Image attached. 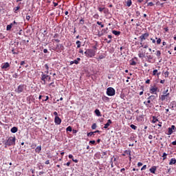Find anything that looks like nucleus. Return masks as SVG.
Listing matches in <instances>:
<instances>
[{"mask_svg": "<svg viewBox=\"0 0 176 176\" xmlns=\"http://www.w3.org/2000/svg\"><path fill=\"white\" fill-rule=\"evenodd\" d=\"M141 118H142V116H140L139 117H137L136 120H138V122H140V120H141Z\"/></svg>", "mask_w": 176, "mask_h": 176, "instance_id": "nucleus-57", "label": "nucleus"}, {"mask_svg": "<svg viewBox=\"0 0 176 176\" xmlns=\"http://www.w3.org/2000/svg\"><path fill=\"white\" fill-rule=\"evenodd\" d=\"M112 33L114 34V35H120V32L119 31H116V30H113L112 31Z\"/></svg>", "mask_w": 176, "mask_h": 176, "instance_id": "nucleus-34", "label": "nucleus"}, {"mask_svg": "<svg viewBox=\"0 0 176 176\" xmlns=\"http://www.w3.org/2000/svg\"><path fill=\"white\" fill-rule=\"evenodd\" d=\"M175 131H176V127L174 125H172L168 129L167 135H171V134H173V133Z\"/></svg>", "mask_w": 176, "mask_h": 176, "instance_id": "nucleus-7", "label": "nucleus"}, {"mask_svg": "<svg viewBox=\"0 0 176 176\" xmlns=\"http://www.w3.org/2000/svg\"><path fill=\"white\" fill-rule=\"evenodd\" d=\"M9 67H10V65L9 64V63H3V65L1 66V69H6L8 68H9Z\"/></svg>", "mask_w": 176, "mask_h": 176, "instance_id": "nucleus-14", "label": "nucleus"}, {"mask_svg": "<svg viewBox=\"0 0 176 176\" xmlns=\"http://www.w3.org/2000/svg\"><path fill=\"white\" fill-rule=\"evenodd\" d=\"M162 160H166V159H167V153H164L163 155H162Z\"/></svg>", "mask_w": 176, "mask_h": 176, "instance_id": "nucleus-40", "label": "nucleus"}, {"mask_svg": "<svg viewBox=\"0 0 176 176\" xmlns=\"http://www.w3.org/2000/svg\"><path fill=\"white\" fill-rule=\"evenodd\" d=\"M74 64L78 65L79 64V61H80V58H77L76 60H73Z\"/></svg>", "mask_w": 176, "mask_h": 176, "instance_id": "nucleus-36", "label": "nucleus"}, {"mask_svg": "<svg viewBox=\"0 0 176 176\" xmlns=\"http://www.w3.org/2000/svg\"><path fill=\"white\" fill-rule=\"evenodd\" d=\"M44 67H45V69H46L45 74H47H47H49V65L45 64V65H44Z\"/></svg>", "mask_w": 176, "mask_h": 176, "instance_id": "nucleus-30", "label": "nucleus"}, {"mask_svg": "<svg viewBox=\"0 0 176 176\" xmlns=\"http://www.w3.org/2000/svg\"><path fill=\"white\" fill-rule=\"evenodd\" d=\"M146 57L147 58L148 63H151V64H153V63H155V59H153V56L149 55L147 53Z\"/></svg>", "mask_w": 176, "mask_h": 176, "instance_id": "nucleus-10", "label": "nucleus"}, {"mask_svg": "<svg viewBox=\"0 0 176 176\" xmlns=\"http://www.w3.org/2000/svg\"><path fill=\"white\" fill-rule=\"evenodd\" d=\"M152 118H153V120H151V123L155 124L157 122H159V119H157V118H156V116H153Z\"/></svg>", "mask_w": 176, "mask_h": 176, "instance_id": "nucleus-20", "label": "nucleus"}, {"mask_svg": "<svg viewBox=\"0 0 176 176\" xmlns=\"http://www.w3.org/2000/svg\"><path fill=\"white\" fill-rule=\"evenodd\" d=\"M160 100L161 101H168L170 100V95H160Z\"/></svg>", "mask_w": 176, "mask_h": 176, "instance_id": "nucleus-9", "label": "nucleus"}, {"mask_svg": "<svg viewBox=\"0 0 176 176\" xmlns=\"http://www.w3.org/2000/svg\"><path fill=\"white\" fill-rule=\"evenodd\" d=\"M176 164V159L175 158H171V160L169 162V165L173 166V164Z\"/></svg>", "mask_w": 176, "mask_h": 176, "instance_id": "nucleus-19", "label": "nucleus"}, {"mask_svg": "<svg viewBox=\"0 0 176 176\" xmlns=\"http://www.w3.org/2000/svg\"><path fill=\"white\" fill-rule=\"evenodd\" d=\"M17 130H18V129H17V127H16V126H13L12 129H11V133H17Z\"/></svg>", "mask_w": 176, "mask_h": 176, "instance_id": "nucleus-24", "label": "nucleus"}, {"mask_svg": "<svg viewBox=\"0 0 176 176\" xmlns=\"http://www.w3.org/2000/svg\"><path fill=\"white\" fill-rule=\"evenodd\" d=\"M47 78H49V75L47 74H44L43 72H42L41 80H42V85H46V80H47Z\"/></svg>", "mask_w": 176, "mask_h": 176, "instance_id": "nucleus-5", "label": "nucleus"}, {"mask_svg": "<svg viewBox=\"0 0 176 176\" xmlns=\"http://www.w3.org/2000/svg\"><path fill=\"white\" fill-rule=\"evenodd\" d=\"M124 153H125V155H129V156H131V150H126L124 151Z\"/></svg>", "mask_w": 176, "mask_h": 176, "instance_id": "nucleus-29", "label": "nucleus"}, {"mask_svg": "<svg viewBox=\"0 0 176 176\" xmlns=\"http://www.w3.org/2000/svg\"><path fill=\"white\" fill-rule=\"evenodd\" d=\"M111 124H112V120H108L107 122L104 124V129H107Z\"/></svg>", "mask_w": 176, "mask_h": 176, "instance_id": "nucleus-15", "label": "nucleus"}, {"mask_svg": "<svg viewBox=\"0 0 176 176\" xmlns=\"http://www.w3.org/2000/svg\"><path fill=\"white\" fill-rule=\"evenodd\" d=\"M157 90H159V88H157V87H156V85H154L153 86H151L150 87L149 91H150L151 94H157Z\"/></svg>", "mask_w": 176, "mask_h": 176, "instance_id": "nucleus-6", "label": "nucleus"}, {"mask_svg": "<svg viewBox=\"0 0 176 176\" xmlns=\"http://www.w3.org/2000/svg\"><path fill=\"white\" fill-rule=\"evenodd\" d=\"M54 123L55 124H61V118H60L58 116H55Z\"/></svg>", "mask_w": 176, "mask_h": 176, "instance_id": "nucleus-12", "label": "nucleus"}, {"mask_svg": "<svg viewBox=\"0 0 176 176\" xmlns=\"http://www.w3.org/2000/svg\"><path fill=\"white\" fill-rule=\"evenodd\" d=\"M147 100H150L151 101H153L154 100H156V96L155 95L150 96Z\"/></svg>", "mask_w": 176, "mask_h": 176, "instance_id": "nucleus-22", "label": "nucleus"}, {"mask_svg": "<svg viewBox=\"0 0 176 176\" xmlns=\"http://www.w3.org/2000/svg\"><path fill=\"white\" fill-rule=\"evenodd\" d=\"M48 86L49 87H50V89H54V87H56V85H54V82L50 83Z\"/></svg>", "mask_w": 176, "mask_h": 176, "instance_id": "nucleus-28", "label": "nucleus"}, {"mask_svg": "<svg viewBox=\"0 0 176 176\" xmlns=\"http://www.w3.org/2000/svg\"><path fill=\"white\" fill-rule=\"evenodd\" d=\"M52 50H55V52H60V50L58 49V44L56 45V47L53 48Z\"/></svg>", "mask_w": 176, "mask_h": 176, "instance_id": "nucleus-48", "label": "nucleus"}, {"mask_svg": "<svg viewBox=\"0 0 176 176\" xmlns=\"http://www.w3.org/2000/svg\"><path fill=\"white\" fill-rule=\"evenodd\" d=\"M143 170H146V165H144L142 168H141V171H143Z\"/></svg>", "mask_w": 176, "mask_h": 176, "instance_id": "nucleus-59", "label": "nucleus"}, {"mask_svg": "<svg viewBox=\"0 0 176 176\" xmlns=\"http://www.w3.org/2000/svg\"><path fill=\"white\" fill-rule=\"evenodd\" d=\"M3 144L5 145V148L8 146H14L16 145V136H11L7 138V139L3 142Z\"/></svg>", "mask_w": 176, "mask_h": 176, "instance_id": "nucleus-1", "label": "nucleus"}, {"mask_svg": "<svg viewBox=\"0 0 176 176\" xmlns=\"http://www.w3.org/2000/svg\"><path fill=\"white\" fill-rule=\"evenodd\" d=\"M107 96H109L110 97L115 96V89H113V87L107 88Z\"/></svg>", "mask_w": 176, "mask_h": 176, "instance_id": "nucleus-4", "label": "nucleus"}, {"mask_svg": "<svg viewBox=\"0 0 176 176\" xmlns=\"http://www.w3.org/2000/svg\"><path fill=\"white\" fill-rule=\"evenodd\" d=\"M58 36H60V35L57 33H56L54 35V39H57V38H58Z\"/></svg>", "mask_w": 176, "mask_h": 176, "instance_id": "nucleus-56", "label": "nucleus"}, {"mask_svg": "<svg viewBox=\"0 0 176 176\" xmlns=\"http://www.w3.org/2000/svg\"><path fill=\"white\" fill-rule=\"evenodd\" d=\"M102 101H104V102H108V101H109V98H108V96H103L102 97Z\"/></svg>", "mask_w": 176, "mask_h": 176, "instance_id": "nucleus-21", "label": "nucleus"}, {"mask_svg": "<svg viewBox=\"0 0 176 176\" xmlns=\"http://www.w3.org/2000/svg\"><path fill=\"white\" fill-rule=\"evenodd\" d=\"M151 41H152V43H156V40L154 38H150Z\"/></svg>", "mask_w": 176, "mask_h": 176, "instance_id": "nucleus-62", "label": "nucleus"}, {"mask_svg": "<svg viewBox=\"0 0 176 176\" xmlns=\"http://www.w3.org/2000/svg\"><path fill=\"white\" fill-rule=\"evenodd\" d=\"M92 130H96L97 129V124L96 123L93 124L91 126Z\"/></svg>", "mask_w": 176, "mask_h": 176, "instance_id": "nucleus-45", "label": "nucleus"}, {"mask_svg": "<svg viewBox=\"0 0 176 176\" xmlns=\"http://www.w3.org/2000/svg\"><path fill=\"white\" fill-rule=\"evenodd\" d=\"M149 37V33L146 32L144 34H142L139 38L140 39L141 42H144V41H145V39H146L147 38Z\"/></svg>", "mask_w": 176, "mask_h": 176, "instance_id": "nucleus-8", "label": "nucleus"}, {"mask_svg": "<svg viewBox=\"0 0 176 176\" xmlns=\"http://www.w3.org/2000/svg\"><path fill=\"white\" fill-rule=\"evenodd\" d=\"M100 17V15H98V14H95L94 15V19H98Z\"/></svg>", "mask_w": 176, "mask_h": 176, "instance_id": "nucleus-51", "label": "nucleus"}, {"mask_svg": "<svg viewBox=\"0 0 176 176\" xmlns=\"http://www.w3.org/2000/svg\"><path fill=\"white\" fill-rule=\"evenodd\" d=\"M131 129H132L133 130H137V126L134 125V124H131L130 125Z\"/></svg>", "mask_w": 176, "mask_h": 176, "instance_id": "nucleus-42", "label": "nucleus"}, {"mask_svg": "<svg viewBox=\"0 0 176 176\" xmlns=\"http://www.w3.org/2000/svg\"><path fill=\"white\" fill-rule=\"evenodd\" d=\"M172 145H176V140H175V141H173V142H172Z\"/></svg>", "mask_w": 176, "mask_h": 176, "instance_id": "nucleus-64", "label": "nucleus"}, {"mask_svg": "<svg viewBox=\"0 0 176 176\" xmlns=\"http://www.w3.org/2000/svg\"><path fill=\"white\" fill-rule=\"evenodd\" d=\"M144 56H145V54H144L143 53L140 52V53L138 54V57H139L140 58H142V57H144Z\"/></svg>", "mask_w": 176, "mask_h": 176, "instance_id": "nucleus-44", "label": "nucleus"}, {"mask_svg": "<svg viewBox=\"0 0 176 176\" xmlns=\"http://www.w3.org/2000/svg\"><path fill=\"white\" fill-rule=\"evenodd\" d=\"M79 23L80 24H81V25H83V24H85V19L83 18H81Z\"/></svg>", "mask_w": 176, "mask_h": 176, "instance_id": "nucleus-46", "label": "nucleus"}, {"mask_svg": "<svg viewBox=\"0 0 176 176\" xmlns=\"http://www.w3.org/2000/svg\"><path fill=\"white\" fill-rule=\"evenodd\" d=\"M30 147L32 148V149H35V148H36V144H32Z\"/></svg>", "mask_w": 176, "mask_h": 176, "instance_id": "nucleus-54", "label": "nucleus"}, {"mask_svg": "<svg viewBox=\"0 0 176 176\" xmlns=\"http://www.w3.org/2000/svg\"><path fill=\"white\" fill-rule=\"evenodd\" d=\"M98 10H99V12H104V13H107V12L108 11V9L105 8H101V7H99L98 8Z\"/></svg>", "mask_w": 176, "mask_h": 176, "instance_id": "nucleus-17", "label": "nucleus"}, {"mask_svg": "<svg viewBox=\"0 0 176 176\" xmlns=\"http://www.w3.org/2000/svg\"><path fill=\"white\" fill-rule=\"evenodd\" d=\"M130 65H137V62H135V60H134V59H131L130 61Z\"/></svg>", "mask_w": 176, "mask_h": 176, "instance_id": "nucleus-25", "label": "nucleus"}, {"mask_svg": "<svg viewBox=\"0 0 176 176\" xmlns=\"http://www.w3.org/2000/svg\"><path fill=\"white\" fill-rule=\"evenodd\" d=\"M76 44L77 45V48L79 49V47H80V45H82V42H80V41H77L76 42Z\"/></svg>", "mask_w": 176, "mask_h": 176, "instance_id": "nucleus-32", "label": "nucleus"}, {"mask_svg": "<svg viewBox=\"0 0 176 176\" xmlns=\"http://www.w3.org/2000/svg\"><path fill=\"white\" fill-rule=\"evenodd\" d=\"M92 48L94 49V50L96 51V52H97V45H94V46L92 47Z\"/></svg>", "mask_w": 176, "mask_h": 176, "instance_id": "nucleus-60", "label": "nucleus"}, {"mask_svg": "<svg viewBox=\"0 0 176 176\" xmlns=\"http://www.w3.org/2000/svg\"><path fill=\"white\" fill-rule=\"evenodd\" d=\"M12 77H13V78H19V74H17V73L14 74L12 75Z\"/></svg>", "mask_w": 176, "mask_h": 176, "instance_id": "nucleus-53", "label": "nucleus"}, {"mask_svg": "<svg viewBox=\"0 0 176 176\" xmlns=\"http://www.w3.org/2000/svg\"><path fill=\"white\" fill-rule=\"evenodd\" d=\"M157 74V69H154L153 71V76H156Z\"/></svg>", "mask_w": 176, "mask_h": 176, "instance_id": "nucleus-49", "label": "nucleus"}, {"mask_svg": "<svg viewBox=\"0 0 176 176\" xmlns=\"http://www.w3.org/2000/svg\"><path fill=\"white\" fill-rule=\"evenodd\" d=\"M14 24L17 25V22H16V21H14L13 23H11L10 25H8L6 27V30L10 31L12 30V27H14Z\"/></svg>", "mask_w": 176, "mask_h": 176, "instance_id": "nucleus-11", "label": "nucleus"}, {"mask_svg": "<svg viewBox=\"0 0 176 176\" xmlns=\"http://www.w3.org/2000/svg\"><path fill=\"white\" fill-rule=\"evenodd\" d=\"M42 151V146H38L35 148L36 153H41V151Z\"/></svg>", "mask_w": 176, "mask_h": 176, "instance_id": "nucleus-18", "label": "nucleus"}, {"mask_svg": "<svg viewBox=\"0 0 176 176\" xmlns=\"http://www.w3.org/2000/svg\"><path fill=\"white\" fill-rule=\"evenodd\" d=\"M148 100H147V102H144V104H145L146 107H147V108H151L152 107V104H151V100L148 99Z\"/></svg>", "mask_w": 176, "mask_h": 176, "instance_id": "nucleus-16", "label": "nucleus"}, {"mask_svg": "<svg viewBox=\"0 0 176 176\" xmlns=\"http://www.w3.org/2000/svg\"><path fill=\"white\" fill-rule=\"evenodd\" d=\"M156 170H157V167L156 166H153L149 169V171L151 174H156Z\"/></svg>", "mask_w": 176, "mask_h": 176, "instance_id": "nucleus-13", "label": "nucleus"}, {"mask_svg": "<svg viewBox=\"0 0 176 176\" xmlns=\"http://www.w3.org/2000/svg\"><path fill=\"white\" fill-rule=\"evenodd\" d=\"M164 78H168V76L170 75V72L168 71H166L164 73Z\"/></svg>", "mask_w": 176, "mask_h": 176, "instance_id": "nucleus-38", "label": "nucleus"}, {"mask_svg": "<svg viewBox=\"0 0 176 176\" xmlns=\"http://www.w3.org/2000/svg\"><path fill=\"white\" fill-rule=\"evenodd\" d=\"M27 87V86L24 85H20L18 86L17 89H15V92L18 93V94H20V93H23L24 91V89Z\"/></svg>", "mask_w": 176, "mask_h": 176, "instance_id": "nucleus-3", "label": "nucleus"}, {"mask_svg": "<svg viewBox=\"0 0 176 176\" xmlns=\"http://www.w3.org/2000/svg\"><path fill=\"white\" fill-rule=\"evenodd\" d=\"M94 112H95L96 116H101V112L100 111L99 109H96Z\"/></svg>", "mask_w": 176, "mask_h": 176, "instance_id": "nucleus-26", "label": "nucleus"}, {"mask_svg": "<svg viewBox=\"0 0 176 176\" xmlns=\"http://www.w3.org/2000/svg\"><path fill=\"white\" fill-rule=\"evenodd\" d=\"M155 39L157 40L155 41L157 45H160V43H162V38L155 37Z\"/></svg>", "mask_w": 176, "mask_h": 176, "instance_id": "nucleus-27", "label": "nucleus"}, {"mask_svg": "<svg viewBox=\"0 0 176 176\" xmlns=\"http://www.w3.org/2000/svg\"><path fill=\"white\" fill-rule=\"evenodd\" d=\"M20 10V6H18L14 8V9H13L14 13H17V10Z\"/></svg>", "mask_w": 176, "mask_h": 176, "instance_id": "nucleus-33", "label": "nucleus"}, {"mask_svg": "<svg viewBox=\"0 0 176 176\" xmlns=\"http://www.w3.org/2000/svg\"><path fill=\"white\" fill-rule=\"evenodd\" d=\"M52 42H57V43H59L60 39L58 38H54L52 40Z\"/></svg>", "mask_w": 176, "mask_h": 176, "instance_id": "nucleus-50", "label": "nucleus"}, {"mask_svg": "<svg viewBox=\"0 0 176 176\" xmlns=\"http://www.w3.org/2000/svg\"><path fill=\"white\" fill-rule=\"evenodd\" d=\"M85 54L87 57L91 58L96 56V50L88 49L86 50V52H85Z\"/></svg>", "mask_w": 176, "mask_h": 176, "instance_id": "nucleus-2", "label": "nucleus"}, {"mask_svg": "<svg viewBox=\"0 0 176 176\" xmlns=\"http://www.w3.org/2000/svg\"><path fill=\"white\" fill-rule=\"evenodd\" d=\"M47 100H49V96H46L45 99H43V101H47Z\"/></svg>", "mask_w": 176, "mask_h": 176, "instance_id": "nucleus-63", "label": "nucleus"}, {"mask_svg": "<svg viewBox=\"0 0 176 176\" xmlns=\"http://www.w3.org/2000/svg\"><path fill=\"white\" fill-rule=\"evenodd\" d=\"M31 19V16L27 14L26 15V20H28V21H30V19Z\"/></svg>", "mask_w": 176, "mask_h": 176, "instance_id": "nucleus-58", "label": "nucleus"}, {"mask_svg": "<svg viewBox=\"0 0 176 176\" xmlns=\"http://www.w3.org/2000/svg\"><path fill=\"white\" fill-rule=\"evenodd\" d=\"M162 95L170 96V93H168V88H167V89L164 90V91L162 92Z\"/></svg>", "mask_w": 176, "mask_h": 176, "instance_id": "nucleus-31", "label": "nucleus"}, {"mask_svg": "<svg viewBox=\"0 0 176 176\" xmlns=\"http://www.w3.org/2000/svg\"><path fill=\"white\" fill-rule=\"evenodd\" d=\"M132 2H131V0H128L127 1H126V6H128L129 8H130V6H131V5H132Z\"/></svg>", "mask_w": 176, "mask_h": 176, "instance_id": "nucleus-35", "label": "nucleus"}, {"mask_svg": "<svg viewBox=\"0 0 176 176\" xmlns=\"http://www.w3.org/2000/svg\"><path fill=\"white\" fill-rule=\"evenodd\" d=\"M140 45H141L140 47H144V49H148V45H144L142 44V42L140 43Z\"/></svg>", "mask_w": 176, "mask_h": 176, "instance_id": "nucleus-43", "label": "nucleus"}, {"mask_svg": "<svg viewBox=\"0 0 176 176\" xmlns=\"http://www.w3.org/2000/svg\"><path fill=\"white\" fill-rule=\"evenodd\" d=\"M110 163H111V168H113V157H111Z\"/></svg>", "mask_w": 176, "mask_h": 176, "instance_id": "nucleus-52", "label": "nucleus"}, {"mask_svg": "<svg viewBox=\"0 0 176 176\" xmlns=\"http://www.w3.org/2000/svg\"><path fill=\"white\" fill-rule=\"evenodd\" d=\"M96 24H98V25H100L101 28H104V23H102V22L97 21Z\"/></svg>", "mask_w": 176, "mask_h": 176, "instance_id": "nucleus-37", "label": "nucleus"}, {"mask_svg": "<svg viewBox=\"0 0 176 176\" xmlns=\"http://www.w3.org/2000/svg\"><path fill=\"white\" fill-rule=\"evenodd\" d=\"M102 58H105L104 54L100 55L98 60H102Z\"/></svg>", "mask_w": 176, "mask_h": 176, "instance_id": "nucleus-41", "label": "nucleus"}, {"mask_svg": "<svg viewBox=\"0 0 176 176\" xmlns=\"http://www.w3.org/2000/svg\"><path fill=\"white\" fill-rule=\"evenodd\" d=\"M66 131H72V126H69L67 129H66Z\"/></svg>", "mask_w": 176, "mask_h": 176, "instance_id": "nucleus-47", "label": "nucleus"}, {"mask_svg": "<svg viewBox=\"0 0 176 176\" xmlns=\"http://www.w3.org/2000/svg\"><path fill=\"white\" fill-rule=\"evenodd\" d=\"M89 144H92V145H94V144H96V140L89 141Z\"/></svg>", "mask_w": 176, "mask_h": 176, "instance_id": "nucleus-61", "label": "nucleus"}, {"mask_svg": "<svg viewBox=\"0 0 176 176\" xmlns=\"http://www.w3.org/2000/svg\"><path fill=\"white\" fill-rule=\"evenodd\" d=\"M155 55L157 56L158 59L160 58L162 56V52H160V50L156 51Z\"/></svg>", "mask_w": 176, "mask_h": 176, "instance_id": "nucleus-23", "label": "nucleus"}, {"mask_svg": "<svg viewBox=\"0 0 176 176\" xmlns=\"http://www.w3.org/2000/svg\"><path fill=\"white\" fill-rule=\"evenodd\" d=\"M147 6H155V4L152 2H149L148 3Z\"/></svg>", "mask_w": 176, "mask_h": 176, "instance_id": "nucleus-55", "label": "nucleus"}, {"mask_svg": "<svg viewBox=\"0 0 176 176\" xmlns=\"http://www.w3.org/2000/svg\"><path fill=\"white\" fill-rule=\"evenodd\" d=\"M87 137H93L94 135V132H89L87 134Z\"/></svg>", "mask_w": 176, "mask_h": 176, "instance_id": "nucleus-39", "label": "nucleus"}]
</instances>
